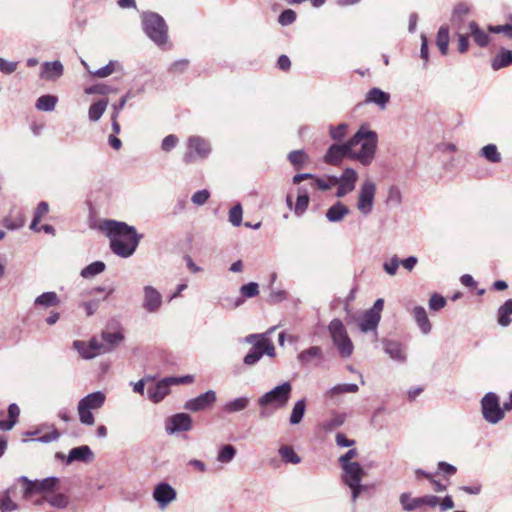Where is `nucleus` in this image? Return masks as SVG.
<instances>
[{
	"instance_id": "864d4df0",
	"label": "nucleus",
	"mask_w": 512,
	"mask_h": 512,
	"mask_svg": "<svg viewBox=\"0 0 512 512\" xmlns=\"http://www.w3.org/2000/svg\"><path fill=\"white\" fill-rule=\"evenodd\" d=\"M399 265L400 259L397 255H393L389 260L383 263V269L388 275L394 276L397 273Z\"/></svg>"
},
{
	"instance_id": "39448f33",
	"label": "nucleus",
	"mask_w": 512,
	"mask_h": 512,
	"mask_svg": "<svg viewBox=\"0 0 512 512\" xmlns=\"http://www.w3.org/2000/svg\"><path fill=\"white\" fill-rule=\"evenodd\" d=\"M145 34L158 46L168 39V27L162 16L155 12H144L141 16Z\"/></svg>"
},
{
	"instance_id": "8fccbe9b",
	"label": "nucleus",
	"mask_w": 512,
	"mask_h": 512,
	"mask_svg": "<svg viewBox=\"0 0 512 512\" xmlns=\"http://www.w3.org/2000/svg\"><path fill=\"white\" fill-rule=\"evenodd\" d=\"M242 216H243V210L240 203L235 204L230 210H229V222L235 226L238 227L242 223Z\"/></svg>"
},
{
	"instance_id": "13d9d810",
	"label": "nucleus",
	"mask_w": 512,
	"mask_h": 512,
	"mask_svg": "<svg viewBox=\"0 0 512 512\" xmlns=\"http://www.w3.org/2000/svg\"><path fill=\"white\" fill-rule=\"evenodd\" d=\"M88 343L90 344V348L93 350V352H95V357L111 351L110 346L103 344V342H99L95 338L91 339Z\"/></svg>"
},
{
	"instance_id": "69168bd1",
	"label": "nucleus",
	"mask_w": 512,
	"mask_h": 512,
	"mask_svg": "<svg viewBox=\"0 0 512 512\" xmlns=\"http://www.w3.org/2000/svg\"><path fill=\"white\" fill-rule=\"evenodd\" d=\"M309 197L307 194L298 195L296 204H295V214L301 215L308 207Z\"/></svg>"
},
{
	"instance_id": "4d7b16f0",
	"label": "nucleus",
	"mask_w": 512,
	"mask_h": 512,
	"mask_svg": "<svg viewBox=\"0 0 512 512\" xmlns=\"http://www.w3.org/2000/svg\"><path fill=\"white\" fill-rule=\"evenodd\" d=\"M296 20V12L292 9H286L281 12L278 17V22L282 26H288Z\"/></svg>"
},
{
	"instance_id": "dca6fc26",
	"label": "nucleus",
	"mask_w": 512,
	"mask_h": 512,
	"mask_svg": "<svg viewBox=\"0 0 512 512\" xmlns=\"http://www.w3.org/2000/svg\"><path fill=\"white\" fill-rule=\"evenodd\" d=\"M162 305V295L153 286L146 285L143 288L142 307L149 313H156Z\"/></svg>"
},
{
	"instance_id": "ddd939ff",
	"label": "nucleus",
	"mask_w": 512,
	"mask_h": 512,
	"mask_svg": "<svg viewBox=\"0 0 512 512\" xmlns=\"http://www.w3.org/2000/svg\"><path fill=\"white\" fill-rule=\"evenodd\" d=\"M154 501L160 510H165L177 499V491L167 482L158 483L152 493Z\"/></svg>"
},
{
	"instance_id": "f03ea898",
	"label": "nucleus",
	"mask_w": 512,
	"mask_h": 512,
	"mask_svg": "<svg viewBox=\"0 0 512 512\" xmlns=\"http://www.w3.org/2000/svg\"><path fill=\"white\" fill-rule=\"evenodd\" d=\"M349 141L352 149L351 160L359 161L364 166L370 165L377 149V133L366 126H361Z\"/></svg>"
},
{
	"instance_id": "6e6d98bb",
	"label": "nucleus",
	"mask_w": 512,
	"mask_h": 512,
	"mask_svg": "<svg viewBox=\"0 0 512 512\" xmlns=\"http://www.w3.org/2000/svg\"><path fill=\"white\" fill-rule=\"evenodd\" d=\"M103 344L113 348L114 345L119 343L123 339V335L119 332H103L102 333Z\"/></svg>"
},
{
	"instance_id": "ea45409f",
	"label": "nucleus",
	"mask_w": 512,
	"mask_h": 512,
	"mask_svg": "<svg viewBox=\"0 0 512 512\" xmlns=\"http://www.w3.org/2000/svg\"><path fill=\"white\" fill-rule=\"evenodd\" d=\"M107 106H108V100L107 99H102V100H99V101L93 103L89 107V111H88L89 119L91 121H93V122L98 121L102 117V115L104 114Z\"/></svg>"
},
{
	"instance_id": "bf43d9fd",
	"label": "nucleus",
	"mask_w": 512,
	"mask_h": 512,
	"mask_svg": "<svg viewBox=\"0 0 512 512\" xmlns=\"http://www.w3.org/2000/svg\"><path fill=\"white\" fill-rule=\"evenodd\" d=\"M178 143H179L178 137L174 134H170L162 140L161 149L164 152H170L177 146Z\"/></svg>"
},
{
	"instance_id": "58836bf2",
	"label": "nucleus",
	"mask_w": 512,
	"mask_h": 512,
	"mask_svg": "<svg viewBox=\"0 0 512 512\" xmlns=\"http://www.w3.org/2000/svg\"><path fill=\"white\" fill-rule=\"evenodd\" d=\"M359 387L357 384L349 383V384H338L330 388L325 396L328 398H333L339 394L343 393H356L358 392Z\"/></svg>"
},
{
	"instance_id": "052dcab7",
	"label": "nucleus",
	"mask_w": 512,
	"mask_h": 512,
	"mask_svg": "<svg viewBox=\"0 0 512 512\" xmlns=\"http://www.w3.org/2000/svg\"><path fill=\"white\" fill-rule=\"evenodd\" d=\"M240 292L245 297L252 298L258 295L259 286L255 282H249L248 284H245L240 288Z\"/></svg>"
},
{
	"instance_id": "603ef678",
	"label": "nucleus",
	"mask_w": 512,
	"mask_h": 512,
	"mask_svg": "<svg viewBox=\"0 0 512 512\" xmlns=\"http://www.w3.org/2000/svg\"><path fill=\"white\" fill-rule=\"evenodd\" d=\"M115 61H110L107 65L104 67H101L95 71H89V74L98 77V78H105L110 76L115 71Z\"/></svg>"
},
{
	"instance_id": "e433bc0d",
	"label": "nucleus",
	"mask_w": 512,
	"mask_h": 512,
	"mask_svg": "<svg viewBox=\"0 0 512 512\" xmlns=\"http://www.w3.org/2000/svg\"><path fill=\"white\" fill-rule=\"evenodd\" d=\"M469 12L470 7L467 3L460 2L455 5L451 16L452 24L459 26L464 21V18L468 15Z\"/></svg>"
},
{
	"instance_id": "774afa93",
	"label": "nucleus",
	"mask_w": 512,
	"mask_h": 512,
	"mask_svg": "<svg viewBox=\"0 0 512 512\" xmlns=\"http://www.w3.org/2000/svg\"><path fill=\"white\" fill-rule=\"evenodd\" d=\"M17 62L7 61L4 58H0V71L5 74H11L17 69Z\"/></svg>"
},
{
	"instance_id": "c03bdc74",
	"label": "nucleus",
	"mask_w": 512,
	"mask_h": 512,
	"mask_svg": "<svg viewBox=\"0 0 512 512\" xmlns=\"http://www.w3.org/2000/svg\"><path fill=\"white\" fill-rule=\"evenodd\" d=\"M279 454L284 462L290 464H298L301 462V458L294 451L293 447L289 445H283L279 448Z\"/></svg>"
},
{
	"instance_id": "20e7f679",
	"label": "nucleus",
	"mask_w": 512,
	"mask_h": 512,
	"mask_svg": "<svg viewBox=\"0 0 512 512\" xmlns=\"http://www.w3.org/2000/svg\"><path fill=\"white\" fill-rule=\"evenodd\" d=\"M244 341L252 345L250 351L245 355L243 362L247 366L255 365L264 354L269 357L275 356V347L266 334H250Z\"/></svg>"
},
{
	"instance_id": "aec40b11",
	"label": "nucleus",
	"mask_w": 512,
	"mask_h": 512,
	"mask_svg": "<svg viewBox=\"0 0 512 512\" xmlns=\"http://www.w3.org/2000/svg\"><path fill=\"white\" fill-rule=\"evenodd\" d=\"M342 469L344 472L342 479L346 485H354L361 482L363 476L365 475L363 467L358 462L344 465L342 466Z\"/></svg>"
},
{
	"instance_id": "5fc2aeb1",
	"label": "nucleus",
	"mask_w": 512,
	"mask_h": 512,
	"mask_svg": "<svg viewBox=\"0 0 512 512\" xmlns=\"http://www.w3.org/2000/svg\"><path fill=\"white\" fill-rule=\"evenodd\" d=\"M306 158V154L302 150L291 151L288 154L289 161L296 167V169L301 168L305 163Z\"/></svg>"
},
{
	"instance_id": "3c124183",
	"label": "nucleus",
	"mask_w": 512,
	"mask_h": 512,
	"mask_svg": "<svg viewBox=\"0 0 512 512\" xmlns=\"http://www.w3.org/2000/svg\"><path fill=\"white\" fill-rule=\"evenodd\" d=\"M348 125L346 123H340L337 126L329 127L330 137L335 141H341L347 133Z\"/></svg>"
},
{
	"instance_id": "c85d7f7f",
	"label": "nucleus",
	"mask_w": 512,
	"mask_h": 512,
	"mask_svg": "<svg viewBox=\"0 0 512 512\" xmlns=\"http://www.w3.org/2000/svg\"><path fill=\"white\" fill-rule=\"evenodd\" d=\"M333 344L339 343L348 336L345 326L339 319H333L328 326Z\"/></svg>"
},
{
	"instance_id": "c756f323",
	"label": "nucleus",
	"mask_w": 512,
	"mask_h": 512,
	"mask_svg": "<svg viewBox=\"0 0 512 512\" xmlns=\"http://www.w3.org/2000/svg\"><path fill=\"white\" fill-rule=\"evenodd\" d=\"M250 404V398L246 396L235 398L223 406L227 413H236L245 410Z\"/></svg>"
},
{
	"instance_id": "9b49d317",
	"label": "nucleus",
	"mask_w": 512,
	"mask_h": 512,
	"mask_svg": "<svg viewBox=\"0 0 512 512\" xmlns=\"http://www.w3.org/2000/svg\"><path fill=\"white\" fill-rule=\"evenodd\" d=\"M332 180L335 183V186H338L335 193L336 197L343 198L354 191L358 180V173L353 168L347 167L339 177L332 176Z\"/></svg>"
},
{
	"instance_id": "e2e57ef3",
	"label": "nucleus",
	"mask_w": 512,
	"mask_h": 512,
	"mask_svg": "<svg viewBox=\"0 0 512 512\" xmlns=\"http://www.w3.org/2000/svg\"><path fill=\"white\" fill-rule=\"evenodd\" d=\"M111 92V88L105 84H95L85 88V93L88 95L98 94V95H106Z\"/></svg>"
},
{
	"instance_id": "0e129e2a",
	"label": "nucleus",
	"mask_w": 512,
	"mask_h": 512,
	"mask_svg": "<svg viewBox=\"0 0 512 512\" xmlns=\"http://www.w3.org/2000/svg\"><path fill=\"white\" fill-rule=\"evenodd\" d=\"M210 197V192L207 189L199 190L195 192L192 197L191 201L198 206L204 205Z\"/></svg>"
},
{
	"instance_id": "c9c22d12",
	"label": "nucleus",
	"mask_w": 512,
	"mask_h": 512,
	"mask_svg": "<svg viewBox=\"0 0 512 512\" xmlns=\"http://www.w3.org/2000/svg\"><path fill=\"white\" fill-rule=\"evenodd\" d=\"M305 411H306V400L303 398V399L298 400L294 404L291 414H290V417H289L290 424L291 425L299 424L303 419Z\"/></svg>"
},
{
	"instance_id": "a878e982",
	"label": "nucleus",
	"mask_w": 512,
	"mask_h": 512,
	"mask_svg": "<svg viewBox=\"0 0 512 512\" xmlns=\"http://www.w3.org/2000/svg\"><path fill=\"white\" fill-rule=\"evenodd\" d=\"M413 317L424 335H427L431 332L432 325L428 319L426 310L422 306H415L413 308Z\"/></svg>"
},
{
	"instance_id": "a19ab883",
	"label": "nucleus",
	"mask_w": 512,
	"mask_h": 512,
	"mask_svg": "<svg viewBox=\"0 0 512 512\" xmlns=\"http://www.w3.org/2000/svg\"><path fill=\"white\" fill-rule=\"evenodd\" d=\"M106 268V265L102 261H95L83 268L80 272V275L85 278H92L100 273H102Z\"/></svg>"
},
{
	"instance_id": "49530a36",
	"label": "nucleus",
	"mask_w": 512,
	"mask_h": 512,
	"mask_svg": "<svg viewBox=\"0 0 512 512\" xmlns=\"http://www.w3.org/2000/svg\"><path fill=\"white\" fill-rule=\"evenodd\" d=\"M18 508V504L10 497L9 489L0 495V512H12L18 510Z\"/></svg>"
},
{
	"instance_id": "a18cd8bd",
	"label": "nucleus",
	"mask_w": 512,
	"mask_h": 512,
	"mask_svg": "<svg viewBox=\"0 0 512 512\" xmlns=\"http://www.w3.org/2000/svg\"><path fill=\"white\" fill-rule=\"evenodd\" d=\"M480 155L491 163H498L501 161V154L494 144L484 146L480 151Z\"/></svg>"
},
{
	"instance_id": "f8f14e48",
	"label": "nucleus",
	"mask_w": 512,
	"mask_h": 512,
	"mask_svg": "<svg viewBox=\"0 0 512 512\" xmlns=\"http://www.w3.org/2000/svg\"><path fill=\"white\" fill-rule=\"evenodd\" d=\"M399 502L404 511L411 512L424 506L436 507L439 503V498L434 495L412 498L410 493L405 492L400 495Z\"/></svg>"
},
{
	"instance_id": "2eb2a0df",
	"label": "nucleus",
	"mask_w": 512,
	"mask_h": 512,
	"mask_svg": "<svg viewBox=\"0 0 512 512\" xmlns=\"http://www.w3.org/2000/svg\"><path fill=\"white\" fill-rule=\"evenodd\" d=\"M352 149L350 146V141L343 144H333L327 150L324 160L327 164L337 165L339 164L345 157L351 159Z\"/></svg>"
},
{
	"instance_id": "473e14b6",
	"label": "nucleus",
	"mask_w": 512,
	"mask_h": 512,
	"mask_svg": "<svg viewBox=\"0 0 512 512\" xmlns=\"http://www.w3.org/2000/svg\"><path fill=\"white\" fill-rule=\"evenodd\" d=\"M449 41V28L446 25H442L439 28L436 37V45L442 55H446L448 53Z\"/></svg>"
},
{
	"instance_id": "72a5a7b5",
	"label": "nucleus",
	"mask_w": 512,
	"mask_h": 512,
	"mask_svg": "<svg viewBox=\"0 0 512 512\" xmlns=\"http://www.w3.org/2000/svg\"><path fill=\"white\" fill-rule=\"evenodd\" d=\"M512 64V51L501 49L492 60L493 70H499Z\"/></svg>"
},
{
	"instance_id": "f704fd0d",
	"label": "nucleus",
	"mask_w": 512,
	"mask_h": 512,
	"mask_svg": "<svg viewBox=\"0 0 512 512\" xmlns=\"http://www.w3.org/2000/svg\"><path fill=\"white\" fill-rule=\"evenodd\" d=\"M498 323L502 327H507L511 323L512 299H508L498 309Z\"/></svg>"
},
{
	"instance_id": "9d476101",
	"label": "nucleus",
	"mask_w": 512,
	"mask_h": 512,
	"mask_svg": "<svg viewBox=\"0 0 512 512\" xmlns=\"http://www.w3.org/2000/svg\"><path fill=\"white\" fill-rule=\"evenodd\" d=\"M375 195L376 184L369 179L365 180L360 186L357 197V209L362 215L367 216L372 212Z\"/></svg>"
},
{
	"instance_id": "680f3d73",
	"label": "nucleus",
	"mask_w": 512,
	"mask_h": 512,
	"mask_svg": "<svg viewBox=\"0 0 512 512\" xmlns=\"http://www.w3.org/2000/svg\"><path fill=\"white\" fill-rule=\"evenodd\" d=\"M446 302L447 301L443 296L435 293L429 299V308L431 310L438 311L445 307Z\"/></svg>"
},
{
	"instance_id": "6ab92c4d",
	"label": "nucleus",
	"mask_w": 512,
	"mask_h": 512,
	"mask_svg": "<svg viewBox=\"0 0 512 512\" xmlns=\"http://www.w3.org/2000/svg\"><path fill=\"white\" fill-rule=\"evenodd\" d=\"M171 383L166 377L147 388L148 398L153 403L161 402L170 393Z\"/></svg>"
},
{
	"instance_id": "393cba45",
	"label": "nucleus",
	"mask_w": 512,
	"mask_h": 512,
	"mask_svg": "<svg viewBox=\"0 0 512 512\" xmlns=\"http://www.w3.org/2000/svg\"><path fill=\"white\" fill-rule=\"evenodd\" d=\"M47 502L54 508L64 509L69 504V497L64 493H54L44 495L41 500L37 501L36 504H42Z\"/></svg>"
},
{
	"instance_id": "b1692460",
	"label": "nucleus",
	"mask_w": 512,
	"mask_h": 512,
	"mask_svg": "<svg viewBox=\"0 0 512 512\" xmlns=\"http://www.w3.org/2000/svg\"><path fill=\"white\" fill-rule=\"evenodd\" d=\"M365 101L376 104L380 109H385L390 101V95L379 88H372L366 94Z\"/></svg>"
},
{
	"instance_id": "4be33fe9",
	"label": "nucleus",
	"mask_w": 512,
	"mask_h": 512,
	"mask_svg": "<svg viewBox=\"0 0 512 512\" xmlns=\"http://www.w3.org/2000/svg\"><path fill=\"white\" fill-rule=\"evenodd\" d=\"M347 414L337 411H332L327 419L321 422L322 430L332 432L340 428L346 421Z\"/></svg>"
},
{
	"instance_id": "7c9ffc66",
	"label": "nucleus",
	"mask_w": 512,
	"mask_h": 512,
	"mask_svg": "<svg viewBox=\"0 0 512 512\" xmlns=\"http://www.w3.org/2000/svg\"><path fill=\"white\" fill-rule=\"evenodd\" d=\"M59 303H60V299H59L57 293L52 292V291L44 292L41 295H39L38 297H36V299L34 300V304L36 306H40L43 308H50V307L58 305Z\"/></svg>"
},
{
	"instance_id": "423d86ee",
	"label": "nucleus",
	"mask_w": 512,
	"mask_h": 512,
	"mask_svg": "<svg viewBox=\"0 0 512 512\" xmlns=\"http://www.w3.org/2000/svg\"><path fill=\"white\" fill-rule=\"evenodd\" d=\"M105 401L106 395L102 391L90 393L80 399L77 405L79 421L83 425H93L95 423V418L92 411L102 408Z\"/></svg>"
},
{
	"instance_id": "bb28decb",
	"label": "nucleus",
	"mask_w": 512,
	"mask_h": 512,
	"mask_svg": "<svg viewBox=\"0 0 512 512\" xmlns=\"http://www.w3.org/2000/svg\"><path fill=\"white\" fill-rule=\"evenodd\" d=\"M384 344V351L394 360H397L399 362H404L406 360V354L403 350L402 344L393 341V340H385L383 342Z\"/></svg>"
},
{
	"instance_id": "4c0bfd02",
	"label": "nucleus",
	"mask_w": 512,
	"mask_h": 512,
	"mask_svg": "<svg viewBox=\"0 0 512 512\" xmlns=\"http://www.w3.org/2000/svg\"><path fill=\"white\" fill-rule=\"evenodd\" d=\"M323 356V351L319 346H312L306 350H303L298 355V361L301 364H308L312 359H321Z\"/></svg>"
},
{
	"instance_id": "37998d69",
	"label": "nucleus",
	"mask_w": 512,
	"mask_h": 512,
	"mask_svg": "<svg viewBox=\"0 0 512 512\" xmlns=\"http://www.w3.org/2000/svg\"><path fill=\"white\" fill-rule=\"evenodd\" d=\"M57 97L53 95H43L39 97L36 101L35 107L40 111H53L56 103Z\"/></svg>"
},
{
	"instance_id": "338daca9",
	"label": "nucleus",
	"mask_w": 512,
	"mask_h": 512,
	"mask_svg": "<svg viewBox=\"0 0 512 512\" xmlns=\"http://www.w3.org/2000/svg\"><path fill=\"white\" fill-rule=\"evenodd\" d=\"M313 186L322 191H327L331 187L335 186V183L332 180V176H328L326 179L324 178H315Z\"/></svg>"
},
{
	"instance_id": "de8ad7c7",
	"label": "nucleus",
	"mask_w": 512,
	"mask_h": 512,
	"mask_svg": "<svg viewBox=\"0 0 512 512\" xmlns=\"http://www.w3.org/2000/svg\"><path fill=\"white\" fill-rule=\"evenodd\" d=\"M334 346L337 348L338 353L343 358H348L352 355L354 346L349 336L345 337V340L343 339L339 343L334 344Z\"/></svg>"
},
{
	"instance_id": "1a4fd4ad",
	"label": "nucleus",
	"mask_w": 512,
	"mask_h": 512,
	"mask_svg": "<svg viewBox=\"0 0 512 512\" xmlns=\"http://www.w3.org/2000/svg\"><path fill=\"white\" fill-rule=\"evenodd\" d=\"M483 418L490 424H497L504 418L503 408L500 407L499 398L494 392H488L481 400Z\"/></svg>"
},
{
	"instance_id": "5701e85b",
	"label": "nucleus",
	"mask_w": 512,
	"mask_h": 512,
	"mask_svg": "<svg viewBox=\"0 0 512 512\" xmlns=\"http://www.w3.org/2000/svg\"><path fill=\"white\" fill-rule=\"evenodd\" d=\"M63 70V65L60 61L44 62L40 76L46 80H56L62 76Z\"/></svg>"
},
{
	"instance_id": "6e6552de",
	"label": "nucleus",
	"mask_w": 512,
	"mask_h": 512,
	"mask_svg": "<svg viewBox=\"0 0 512 512\" xmlns=\"http://www.w3.org/2000/svg\"><path fill=\"white\" fill-rule=\"evenodd\" d=\"M211 153V146L208 140L200 136H190L187 140V151L183 156V161L187 164L195 162L197 159H205Z\"/></svg>"
},
{
	"instance_id": "79ce46f5",
	"label": "nucleus",
	"mask_w": 512,
	"mask_h": 512,
	"mask_svg": "<svg viewBox=\"0 0 512 512\" xmlns=\"http://www.w3.org/2000/svg\"><path fill=\"white\" fill-rule=\"evenodd\" d=\"M236 455V449L231 444H226L220 447L217 453V461L228 464L230 463Z\"/></svg>"
},
{
	"instance_id": "4468645a",
	"label": "nucleus",
	"mask_w": 512,
	"mask_h": 512,
	"mask_svg": "<svg viewBox=\"0 0 512 512\" xmlns=\"http://www.w3.org/2000/svg\"><path fill=\"white\" fill-rule=\"evenodd\" d=\"M56 458L64 461L66 465L73 462L90 463L94 460V453L88 445H82L72 448L67 456L59 452L56 454Z\"/></svg>"
},
{
	"instance_id": "f257e3e1",
	"label": "nucleus",
	"mask_w": 512,
	"mask_h": 512,
	"mask_svg": "<svg viewBox=\"0 0 512 512\" xmlns=\"http://www.w3.org/2000/svg\"><path fill=\"white\" fill-rule=\"evenodd\" d=\"M103 229L110 240L111 251L122 258L132 256L143 237L135 227L116 220H106Z\"/></svg>"
},
{
	"instance_id": "cd10ccee",
	"label": "nucleus",
	"mask_w": 512,
	"mask_h": 512,
	"mask_svg": "<svg viewBox=\"0 0 512 512\" xmlns=\"http://www.w3.org/2000/svg\"><path fill=\"white\" fill-rule=\"evenodd\" d=\"M348 214V207L338 201L326 211V218L329 222L336 223L342 221Z\"/></svg>"
},
{
	"instance_id": "f3484780",
	"label": "nucleus",
	"mask_w": 512,
	"mask_h": 512,
	"mask_svg": "<svg viewBox=\"0 0 512 512\" xmlns=\"http://www.w3.org/2000/svg\"><path fill=\"white\" fill-rule=\"evenodd\" d=\"M192 428V419L186 413H178L168 418L165 430L168 434L189 431Z\"/></svg>"
},
{
	"instance_id": "0eeeda50",
	"label": "nucleus",
	"mask_w": 512,
	"mask_h": 512,
	"mask_svg": "<svg viewBox=\"0 0 512 512\" xmlns=\"http://www.w3.org/2000/svg\"><path fill=\"white\" fill-rule=\"evenodd\" d=\"M19 481L23 484V496L31 497L35 493L44 495L51 494L58 486L60 480L57 477H47L41 480H30L26 476H21Z\"/></svg>"
},
{
	"instance_id": "7ed1b4c3",
	"label": "nucleus",
	"mask_w": 512,
	"mask_h": 512,
	"mask_svg": "<svg viewBox=\"0 0 512 512\" xmlns=\"http://www.w3.org/2000/svg\"><path fill=\"white\" fill-rule=\"evenodd\" d=\"M292 385L290 382H283L258 398L259 417L266 418L272 414L270 409H282L291 397Z\"/></svg>"
},
{
	"instance_id": "2f4dec72",
	"label": "nucleus",
	"mask_w": 512,
	"mask_h": 512,
	"mask_svg": "<svg viewBox=\"0 0 512 512\" xmlns=\"http://www.w3.org/2000/svg\"><path fill=\"white\" fill-rule=\"evenodd\" d=\"M470 34L473 37L474 42L480 47H485L489 43L488 34L479 28L475 21L469 23Z\"/></svg>"
},
{
	"instance_id": "412c9836",
	"label": "nucleus",
	"mask_w": 512,
	"mask_h": 512,
	"mask_svg": "<svg viewBox=\"0 0 512 512\" xmlns=\"http://www.w3.org/2000/svg\"><path fill=\"white\" fill-rule=\"evenodd\" d=\"M380 320V316H376L374 313L366 310L357 319L358 328L362 333L374 332L376 334Z\"/></svg>"
},
{
	"instance_id": "a211bd4d",
	"label": "nucleus",
	"mask_w": 512,
	"mask_h": 512,
	"mask_svg": "<svg viewBox=\"0 0 512 512\" xmlns=\"http://www.w3.org/2000/svg\"><path fill=\"white\" fill-rule=\"evenodd\" d=\"M216 399V393L213 390H208L198 397L188 400L184 408L191 412L202 411L210 407Z\"/></svg>"
},
{
	"instance_id": "09e8293b",
	"label": "nucleus",
	"mask_w": 512,
	"mask_h": 512,
	"mask_svg": "<svg viewBox=\"0 0 512 512\" xmlns=\"http://www.w3.org/2000/svg\"><path fill=\"white\" fill-rule=\"evenodd\" d=\"M73 347L84 359H92L95 357V352L90 348V344L85 341L75 340Z\"/></svg>"
}]
</instances>
